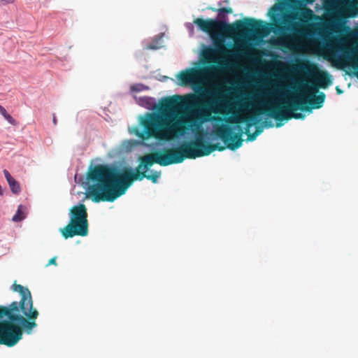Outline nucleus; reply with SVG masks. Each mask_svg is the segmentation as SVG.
Returning a JSON list of instances; mask_svg holds the SVG:
<instances>
[{
    "label": "nucleus",
    "instance_id": "7",
    "mask_svg": "<svg viewBox=\"0 0 358 358\" xmlns=\"http://www.w3.org/2000/svg\"><path fill=\"white\" fill-rule=\"evenodd\" d=\"M206 33L208 34L212 40V43L210 45L216 53L217 54L218 52H222L224 49L223 42L227 38L225 34L216 31V30H212Z\"/></svg>",
    "mask_w": 358,
    "mask_h": 358
},
{
    "label": "nucleus",
    "instance_id": "24",
    "mask_svg": "<svg viewBox=\"0 0 358 358\" xmlns=\"http://www.w3.org/2000/svg\"><path fill=\"white\" fill-rule=\"evenodd\" d=\"M292 51H293L294 50V44L293 43H292Z\"/></svg>",
    "mask_w": 358,
    "mask_h": 358
},
{
    "label": "nucleus",
    "instance_id": "11",
    "mask_svg": "<svg viewBox=\"0 0 358 358\" xmlns=\"http://www.w3.org/2000/svg\"><path fill=\"white\" fill-rule=\"evenodd\" d=\"M22 208H24V207L22 205H20L18 206L15 214L13 215L12 218V220L13 222H20L25 218V215L22 211Z\"/></svg>",
    "mask_w": 358,
    "mask_h": 358
},
{
    "label": "nucleus",
    "instance_id": "6",
    "mask_svg": "<svg viewBox=\"0 0 358 358\" xmlns=\"http://www.w3.org/2000/svg\"><path fill=\"white\" fill-rule=\"evenodd\" d=\"M231 12V8H221L217 10V15L215 18L207 20L197 18L194 21V23L203 32H209L217 29L226 30L229 28L227 15Z\"/></svg>",
    "mask_w": 358,
    "mask_h": 358
},
{
    "label": "nucleus",
    "instance_id": "17",
    "mask_svg": "<svg viewBox=\"0 0 358 358\" xmlns=\"http://www.w3.org/2000/svg\"><path fill=\"white\" fill-rule=\"evenodd\" d=\"M14 1V0H1V3L2 5H6L8 3H11Z\"/></svg>",
    "mask_w": 358,
    "mask_h": 358
},
{
    "label": "nucleus",
    "instance_id": "14",
    "mask_svg": "<svg viewBox=\"0 0 358 358\" xmlns=\"http://www.w3.org/2000/svg\"><path fill=\"white\" fill-rule=\"evenodd\" d=\"M8 185H9L11 192L13 194H17L20 192L21 188H20L19 182L17 180H14Z\"/></svg>",
    "mask_w": 358,
    "mask_h": 358
},
{
    "label": "nucleus",
    "instance_id": "23",
    "mask_svg": "<svg viewBox=\"0 0 358 358\" xmlns=\"http://www.w3.org/2000/svg\"><path fill=\"white\" fill-rule=\"evenodd\" d=\"M336 91L338 94L342 93V90H341L338 87H336Z\"/></svg>",
    "mask_w": 358,
    "mask_h": 358
},
{
    "label": "nucleus",
    "instance_id": "20",
    "mask_svg": "<svg viewBox=\"0 0 358 358\" xmlns=\"http://www.w3.org/2000/svg\"><path fill=\"white\" fill-rule=\"evenodd\" d=\"M15 179L12 177V176H9L8 178H6V180L8 183H10L12 181H13Z\"/></svg>",
    "mask_w": 358,
    "mask_h": 358
},
{
    "label": "nucleus",
    "instance_id": "25",
    "mask_svg": "<svg viewBox=\"0 0 358 358\" xmlns=\"http://www.w3.org/2000/svg\"><path fill=\"white\" fill-rule=\"evenodd\" d=\"M292 31H293L294 30V25L293 24H292Z\"/></svg>",
    "mask_w": 358,
    "mask_h": 358
},
{
    "label": "nucleus",
    "instance_id": "16",
    "mask_svg": "<svg viewBox=\"0 0 358 358\" xmlns=\"http://www.w3.org/2000/svg\"><path fill=\"white\" fill-rule=\"evenodd\" d=\"M56 259H57L56 257H54L52 259H50L48 264L46 265V266H49L51 264H54L56 266L57 265Z\"/></svg>",
    "mask_w": 358,
    "mask_h": 358
},
{
    "label": "nucleus",
    "instance_id": "2",
    "mask_svg": "<svg viewBox=\"0 0 358 358\" xmlns=\"http://www.w3.org/2000/svg\"><path fill=\"white\" fill-rule=\"evenodd\" d=\"M272 24H264V21H256L253 18L238 20L235 24L243 31L236 39L238 45L262 47L264 44L263 35L273 33L269 38L270 44L287 48L285 52L287 63L285 89L280 86L262 87L257 94L241 90L235 102L228 99L216 98L217 94L209 96V108L214 113L231 114L227 121L233 123L241 122L242 117L236 113L251 112L246 117L243 129L248 134L247 141H253L264 128L280 127L284 120L291 118V0H282L270 8L267 13Z\"/></svg>",
    "mask_w": 358,
    "mask_h": 358
},
{
    "label": "nucleus",
    "instance_id": "22",
    "mask_svg": "<svg viewBox=\"0 0 358 358\" xmlns=\"http://www.w3.org/2000/svg\"><path fill=\"white\" fill-rule=\"evenodd\" d=\"M4 194V191L1 187V185H0V195L3 196Z\"/></svg>",
    "mask_w": 358,
    "mask_h": 358
},
{
    "label": "nucleus",
    "instance_id": "5",
    "mask_svg": "<svg viewBox=\"0 0 358 358\" xmlns=\"http://www.w3.org/2000/svg\"><path fill=\"white\" fill-rule=\"evenodd\" d=\"M69 223L59 231L64 238L75 236H85L88 234V222L87 210L81 202L74 206L69 213Z\"/></svg>",
    "mask_w": 358,
    "mask_h": 358
},
{
    "label": "nucleus",
    "instance_id": "12",
    "mask_svg": "<svg viewBox=\"0 0 358 358\" xmlns=\"http://www.w3.org/2000/svg\"><path fill=\"white\" fill-rule=\"evenodd\" d=\"M150 87L147 85H145L143 83H136L130 87L131 92H140L144 90H148Z\"/></svg>",
    "mask_w": 358,
    "mask_h": 358
},
{
    "label": "nucleus",
    "instance_id": "15",
    "mask_svg": "<svg viewBox=\"0 0 358 358\" xmlns=\"http://www.w3.org/2000/svg\"><path fill=\"white\" fill-rule=\"evenodd\" d=\"M185 26L187 28V29L188 30V31H189V36L190 37H192L194 36V24L191 23V22H186L185 24Z\"/></svg>",
    "mask_w": 358,
    "mask_h": 358
},
{
    "label": "nucleus",
    "instance_id": "13",
    "mask_svg": "<svg viewBox=\"0 0 358 358\" xmlns=\"http://www.w3.org/2000/svg\"><path fill=\"white\" fill-rule=\"evenodd\" d=\"M0 114L3 116V117L11 124H15L16 121L15 119L8 113L6 110L0 105Z\"/></svg>",
    "mask_w": 358,
    "mask_h": 358
},
{
    "label": "nucleus",
    "instance_id": "8",
    "mask_svg": "<svg viewBox=\"0 0 358 358\" xmlns=\"http://www.w3.org/2000/svg\"><path fill=\"white\" fill-rule=\"evenodd\" d=\"M200 55L203 59H200L198 64L215 62L216 61L217 53L210 45H202Z\"/></svg>",
    "mask_w": 358,
    "mask_h": 358
},
{
    "label": "nucleus",
    "instance_id": "1",
    "mask_svg": "<svg viewBox=\"0 0 358 358\" xmlns=\"http://www.w3.org/2000/svg\"><path fill=\"white\" fill-rule=\"evenodd\" d=\"M212 66L202 68L194 66L179 72L176 78L181 86H190L197 94L173 95L156 111L139 116L138 126L129 128L130 134L139 137V140H126L120 146L113 150L112 155L129 152L137 145H143L149 151L162 148L159 141L176 140L181 150L171 151L166 155H148L136 169L113 163L91 166L85 181L86 195L95 202L113 201L125 194L131 180H142L144 178L156 183L161 176L160 171L150 167L156 162L161 166L178 164L185 158L195 159L210 155L215 150L225 148L235 150L243 144L241 136L243 129L240 125L222 124L220 117H210V111L199 107L201 100L213 96L212 90L203 86L206 74Z\"/></svg>",
    "mask_w": 358,
    "mask_h": 358
},
{
    "label": "nucleus",
    "instance_id": "21",
    "mask_svg": "<svg viewBox=\"0 0 358 358\" xmlns=\"http://www.w3.org/2000/svg\"><path fill=\"white\" fill-rule=\"evenodd\" d=\"M52 122H53V124H54L55 125H56V124H57V118H56V116H55V114H53Z\"/></svg>",
    "mask_w": 358,
    "mask_h": 358
},
{
    "label": "nucleus",
    "instance_id": "18",
    "mask_svg": "<svg viewBox=\"0 0 358 358\" xmlns=\"http://www.w3.org/2000/svg\"><path fill=\"white\" fill-rule=\"evenodd\" d=\"M303 2H304L306 4H311L313 3L315 0H301ZM294 3V0H292V3Z\"/></svg>",
    "mask_w": 358,
    "mask_h": 358
},
{
    "label": "nucleus",
    "instance_id": "4",
    "mask_svg": "<svg viewBox=\"0 0 358 358\" xmlns=\"http://www.w3.org/2000/svg\"><path fill=\"white\" fill-rule=\"evenodd\" d=\"M12 289L20 293L21 299L19 303L13 301L8 306H2L0 317L4 322H11L20 325L27 334H30L37 324L35 322H29L20 315V310L29 320L37 318L38 313L36 310H33L31 292L28 288L24 287L21 285L13 284Z\"/></svg>",
    "mask_w": 358,
    "mask_h": 358
},
{
    "label": "nucleus",
    "instance_id": "26",
    "mask_svg": "<svg viewBox=\"0 0 358 358\" xmlns=\"http://www.w3.org/2000/svg\"><path fill=\"white\" fill-rule=\"evenodd\" d=\"M294 17V15L292 14V19L293 20Z\"/></svg>",
    "mask_w": 358,
    "mask_h": 358
},
{
    "label": "nucleus",
    "instance_id": "9",
    "mask_svg": "<svg viewBox=\"0 0 358 358\" xmlns=\"http://www.w3.org/2000/svg\"><path fill=\"white\" fill-rule=\"evenodd\" d=\"M164 36V33H160L155 36L150 41L145 40L142 42L143 48L146 50H158L163 47V37Z\"/></svg>",
    "mask_w": 358,
    "mask_h": 358
},
{
    "label": "nucleus",
    "instance_id": "19",
    "mask_svg": "<svg viewBox=\"0 0 358 358\" xmlns=\"http://www.w3.org/2000/svg\"><path fill=\"white\" fill-rule=\"evenodd\" d=\"M3 172L6 179L8 178L9 177V176H11L10 173H9V171L6 169H4Z\"/></svg>",
    "mask_w": 358,
    "mask_h": 358
},
{
    "label": "nucleus",
    "instance_id": "3",
    "mask_svg": "<svg viewBox=\"0 0 358 358\" xmlns=\"http://www.w3.org/2000/svg\"><path fill=\"white\" fill-rule=\"evenodd\" d=\"M298 72L302 77L301 87L296 94L293 90L292 78V119H303V113H311L313 109H319L323 106L326 95L318 89H325L331 83V75L320 71L317 64L308 60L302 59L297 64L292 63V74Z\"/></svg>",
    "mask_w": 358,
    "mask_h": 358
},
{
    "label": "nucleus",
    "instance_id": "10",
    "mask_svg": "<svg viewBox=\"0 0 358 358\" xmlns=\"http://www.w3.org/2000/svg\"><path fill=\"white\" fill-rule=\"evenodd\" d=\"M136 102L140 106L145 108L148 110H154L157 108V102L154 97L143 96H134Z\"/></svg>",
    "mask_w": 358,
    "mask_h": 358
}]
</instances>
